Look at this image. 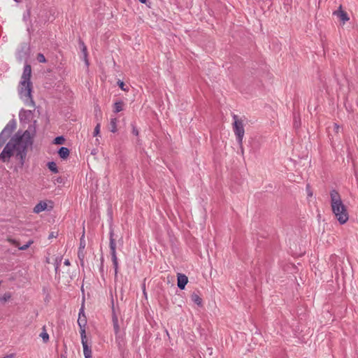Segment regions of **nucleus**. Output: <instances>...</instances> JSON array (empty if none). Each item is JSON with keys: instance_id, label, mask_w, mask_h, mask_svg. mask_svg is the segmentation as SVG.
Masks as SVG:
<instances>
[{"instance_id": "1", "label": "nucleus", "mask_w": 358, "mask_h": 358, "mask_svg": "<svg viewBox=\"0 0 358 358\" xmlns=\"http://www.w3.org/2000/svg\"><path fill=\"white\" fill-rule=\"evenodd\" d=\"M31 138V134L28 131H25L22 134L17 132L3 148L0 154V159L6 162L12 156L15 155L20 160L21 165H23L27 148L32 144Z\"/></svg>"}, {"instance_id": "2", "label": "nucleus", "mask_w": 358, "mask_h": 358, "mask_svg": "<svg viewBox=\"0 0 358 358\" xmlns=\"http://www.w3.org/2000/svg\"><path fill=\"white\" fill-rule=\"evenodd\" d=\"M31 68L29 64L24 67V71L18 85V93L20 99L28 105L34 106L31 97L32 83L31 82Z\"/></svg>"}, {"instance_id": "3", "label": "nucleus", "mask_w": 358, "mask_h": 358, "mask_svg": "<svg viewBox=\"0 0 358 358\" xmlns=\"http://www.w3.org/2000/svg\"><path fill=\"white\" fill-rule=\"evenodd\" d=\"M330 201L332 212L337 220L341 224L346 223L349 219L348 208L336 190L330 192Z\"/></svg>"}, {"instance_id": "4", "label": "nucleus", "mask_w": 358, "mask_h": 358, "mask_svg": "<svg viewBox=\"0 0 358 358\" xmlns=\"http://www.w3.org/2000/svg\"><path fill=\"white\" fill-rule=\"evenodd\" d=\"M233 131L236 136L237 141L243 152V139L245 134L243 120L237 115H233Z\"/></svg>"}, {"instance_id": "5", "label": "nucleus", "mask_w": 358, "mask_h": 358, "mask_svg": "<svg viewBox=\"0 0 358 358\" xmlns=\"http://www.w3.org/2000/svg\"><path fill=\"white\" fill-rule=\"evenodd\" d=\"M110 249L112 255V261L115 268V275L117 273L118 271V262H117V258L116 255V243L112 237H110Z\"/></svg>"}, {"instance_id": "6", "label": "nucleus", "mask_w": 358, "mask_h": 358, "mask_svg": "<svg viewBox=\"0 0 358 358\" xmlns=\"http://www.w3.org/2000/svg\"><path fill=\"white\" fill-rule=\"evenodd\" d=\"M53 208V202L52 201H41L37 203L34 208L35 213H39L47 209H52Z\"/></svg>"}, {"instance_id": "7", "label": "nucleus", "mask_w": 358, "mask_h": 358, "mask_svg": "<svg viewBox=\"0 0 358 358\" xmlns=\"http://www.w3.org/2000/svg\"><path fill=\"white\" fill-rule=\"evenodd\" d=\"M333 15H336L343 24L350 20L347 12L343 9L341 5L339 6L338 10L333 12Z\"/></svg>"}, {"instance_id": "8", "label": "nucleus", "mask_w": 358, "mask_h": 358, "mask_svg": "<svg viewBox=\"0 0 358 358\" xmlns=\"http://www.w3.org/2000/svg\"><path fill=\"white\" fill-rule=\"evenodd\" d=\"M6 241L9 242L10 244L17 247L20 250H26L34 243L33 240H29L26 244L20 246L19 241H17V240L8 237L7 238Z\"/></svg>"}, {"instance_id": "9", "label": "nucleus", "mask_w": 358, "mask_h": 358, "mask_svg": "<svg viewBox=\"0 0 358 358\" xmlns=\"http://www.w3.org/2000/svg\"><path fill=\"white\" fill-rule=\"evenodd\" d=\"M78 324L80 329H85L87 324V317L84 312V304L82 305L79 311Z\"/></svg>"}, {"instance_id": "10", "label": "nucleus", "mask_w": 358, "mask_h": 358, "mask_svg": "<svg viewBox=\"0 0 358 358\" xmlns=\"http://www.w3.org/2000/svg\"><path fill=\"white\" fill-rule=\"evenodd\" d=\"M187 282L188 278L185 275L181 273L178 274V287L180 289H183Z\"/></svg>"}, {"instance_id": "11", "label": "nucleus", "mask_w": 358, "mask_h": 358, "mask_svg": "<svg viewBox=\"0 0 358 358\" xmlns=\"http://www.w3.org/2000/svg\"><path fill=\"white\" fill-rule=\"evenodd\" d=\"M83 354L85 356V358H92V352L91 348L88 345L87 343L83 345Z\"/></svg>"}, {"instance_id": "12", "label": "nucleus", "mask_w": 358, "mask_h": 358, "mask_svg": "<svg viewBox=\"0 0 358 358\" xmlns=\"http://www.w3.org/2000/svg\"><path fill=\"white\" fill-rule=\"evenodd\" d=\"M69 150L67 148L62 147L59 149L58 154L62 159H66L69 157Z\"/></svg>"}, {"instance_id": "13", "label": "nucleus", "mask_w": 358, "mask_h": 358, "mask_svg": "<svg viewBox=\"0 0 358 358\" xmlns=\"http://www.w3.org/2000/svg\"><path fill=\"white\" fill-rule=\"evenodd\" d=\"M117 120L116 117L111 118L110 121V130L113 133H115L117 131Z\"/></svg>"}, {"instance_id": "14", "label": "nucleus", "mask_w": 358, "mask_h": 358, "mask_svg": "<svg viewBox=\"0 0 358 358\" xmlns=\"http://www.w3.org/2000/svg\"><path fill=\"white\" fill-rule=\"evenodd\" d=\"M192 301L196 304L201 306L202 303L201 298L197 294H192L191 296Z\"/></svg>"}, {"instance_id": "15", "label": "nucleus", "mask_w": 358, "mask_h": 358, "mask_svg": "<svg viewBox=\"0 0 358 358\" xmlns=\"http://www.w3.org/2000/svg\"><path fill=\"white\" fill-rule=\"evenodd\" d=\"M82 345L87 343L85 329H80Z\"/></svg>"}, {"instance_id": "16", "label": "nucleus", "mask_w": 358, "mask_h": 358, "mask_svg": "<svg viewBox=\"0 0 358 358\" xmlns=\"http://www.w3.org/2000/svg\"><path fill=\"white\" fill-rule=\"evenodd\" d=\"M123 110V103L122 101L116 102L114 104V111L119 113Z\"/></svg>"}, {"instance_id": "17", "label": "nucleus", "mask_w": 358, "mask_h": 358, "mask_svg": "<svg viewBox=\"0 0 358 358\" xmlns=\"http://www.w3.org/2000/svg\"><path fill=\"white\" fill-rule=\"evenodd\" d=\"M48 169L52 171L53 173H57L58 172V169H57V164L53 162H48Z\"/></svg>"}, {"instance_id": "18", "label": "nucleus", "mask_w": 358, "mask_h": 358, "mask_svg": "<svg viewBox=\"0 0 358 358\" xmlns=\"http://www.w3.org/2000/svg\"><path fill=\"white\" fill-rule=\"evenodd\" d=\"M117 85L122 90H123L124 92H129V87L127 85H126L123 81L119 80L117 81Z\"/></svg>"}, {"instance_id": "19", "label": "nucleus", "mask_w": 358, "mask_h": 358, "mask_svg": "<svg viewBox=\"0 0 358 358\" xmlns=\"http://www.w3.org/2000/svg\"><path fill=\"white\" fill-rule=\"evenodd\" d=\"M113 326H114L115 331L117 334L120 331V327H119V325H118V321H117V317H115V316L113 317Z\"/></svg>"}, {"instance_id": "20", "label": "nucleus", "mask_w": 358, "mask_h": 358, "mask_svg": "<svg viewBox=\"0 0 358 358\" xmlns=\"http://www.w3.org/2000/svg\"><path fill=\"white\" fill-rule=\"evenodd\" d=\"M40 336L42 338L44 343H47L49 340V335L45 331L41 332Z\"/></svg>"}, {"instance_id": "21", "label": "nucleus", "mask_w": 358, "mask_h": 358, "mask_svg": "<svg viewBox=\"0 0 358 358\" xmlns=\"http://www.w3.org/2000/svg\"><path fill=\"white\" fill-rule=\"evenodd\" d=\"M100 130H101V124L100 123H98L94 129V132H93V134L94 136H96L98 135H99L100 134Z\"/></svg>"}, {"instance_id": "22", "label": "nucleus", "mask_w": 358, "mask_h": 358, "mask_svg": "<svg viewBox=\"0 0 358 358\" xmlns=\"http://www.w3.org/2000/svg\"><path fill=\"white\" fill-rule=\"evenodd\" d=\"M78 257L80 259L81 264H83V259L85 257L84 250H78Z\"/></svg>"}, {"instance_id": "23", "label": "nucleus", "mask_w": 358, "mask_h": 358, "mask_svg": "<svg viewBox=\"0 0 358 358\" xmlns=\"http://www.w3.org/2000/svg\"><path fill=\"white\" fill-rule=\"evenodd\" d=\"M37 60L40 63H45V62H46V59H45V56L43 54H41V53H38L37 55Z\"/></svg>"}, {"instance_id": "24", "label": "nucleus", "mask_w": 358, "mask_h": 358, "mask_svg": "<svg viewBox=\"0 0 358 358\" xmlns=\"http://www.w3.org/2000/svg\"><path fill=\"white\" fill-rule=\"evenodd\" d=\"M85 248V241L84 239V235L82 236L80 240V246L78 250H84Z\"/></svg>"}, {"instance_id": "25", "label": "nucleus", "mask_w": 358, "mask_h": 358, "mask_svg": "<svg viewBox=\"0 0 358 358\" xmlns=\"http://www.w3.org/2000/svg\"><path fill=\"white\" fill-rule=\"evenodd\" d=\"M55 144H62L64 142V138L62 136H59L54 140Z\"/></svg>"}, {"instance_id": "26", "label": "nucleus", "mask_w": 358, "mask_h": 358, "mask_svg": "<svg viewBox=\"0 0 358 358\" xmlns=\"http://www.w3.org/2000/svg\"><path fill=\"white\" fill-rule=\"evenodd\" d=\"M6 128L4 129L3 130V131L1 132V134H0V148L3 145V144L5 142V140L3 139V136L6 134Z\"/></svg>"}, {"instance_id": "27", "label": "nucleus", "mask_w": 358, "mask_h": 358, "mask_svg": "<svg viewBox=\"0 0 358 358\" xmlns=\"http://www.w3.org/2000/svg\"><path fill=\"white\" fill-rule=\"evenodd\" d=\"M82 51H83V52L84 54V56H85V61L87 63V48H86V46L83 43Z\"/></svg>"}, {"instance_id": "28", "label": "nucleus", "mask_w": 358, "mask_h": 358, "mask_svg": "<svg viewBox=\"0 0 358 358\" xmlns=\"http://www.w3.org/2000/svg\"><path fill=\"white\" fill-rule=\"evenodd\" d=\"M10 293H6L3 295V299L6 301L10 298Z\"/></svg>"}, {"instance_id": "29", "label": "nucleus", "mask_w": 358, "mask_h": 358, "mask_svg": "<svg viewBox=\"0 0 358 358\" xmlns=\"http://www.w3.org/2000/svg\"><path fill=\"white\" fill-rule=\"evenodd\" d=\"M132 133L136 135V136H138V131L137 129L136 128H133V130H132Z\"/></svg>"}, {"instance_id": "30", "label": "nucleus", "mask_w": 358, "mask_h": 358, "mask_svg": "<svg viewBox=\"0 0 358 358\" xmlns=\"http://www.w3.org/2000/svg\"><path fill=\"white\" fill-rule=\"evenodd\" d=\"M334 129L336 132H338V130H339V126L337 124H334Z\"/></svg>"}, {"instance_id": "31", "label": "nucleus", "mask_w": 358, "mask_h": 358, "mask_svg": "<svg viewBox=\"0 0 358 358\" xmlns=\"http://www.w3.org/2000/svg\"><path fill=\"white\" fill-rule=\"evenodd\" d=\"M64 264L66 265V266H69L70 265V262L69 259H66L64 261Z\"/></svg>"}, {"instance_id": "32", "label": "nucleus", "mask_w": 358, "mask_h": 358, "mask_svg": "<svg viewBox=\"0 0 358 358\" xmlns=\"http://www.w3.org/2000/svg\"><path fill=\"white\" fill-rule=\"evenodd\" d=\"M140 2L145 3L146 2V0H138Z\"/></svg>"}, {"instance_id": "33", "label": "nucleus", "mask_w": 358, "mask_h": 358, "mask_svg": "<svg viewBox=\"0 0 358 358\" xmlns=\"http://www.w3.org/2000/svg\"><path fill=\"white\" fill-rule=\"evenodd\" d=\"M15 1H17V2H19V1H20V0H15Z\"/></svg>"}]
</instances>
